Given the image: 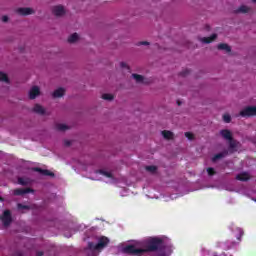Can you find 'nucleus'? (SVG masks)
I'll return each instance as SVG.
<instances>
[{
	"label": "nucleus",
	"instance_id": "nucleus-9",
	"mask_svg": "<svg viewBox=\"0 0 256 256\" xmlns=\"http://www.w3.org/2000/svg\"><path fill=\"white\" fill-rule=\"evenodd\" d=\"M16 13H18V15H33V13H35V10H33V8L24 7L18 8L16 10Z\"/></svg>",
	"mask_w": 256,
	"mask_h": 256
},
{
	"label": "nucleus",
	"instance_id": "nucleus-29",
	"mask_svg": "<svg viewBox=\"0 0 256 256\" xmlns=\"http://www.w3.org/2000/svg\"><path fill=\"white\" fill-rule=\"evenodd\" d=\"M201 255L202 256H209L210 255V252L209 250L205 249V248H202L201 250Z\"/></svg>",
	"mask_w": 256,
	"mask_h": 256
},
{
	"label": "nucleus",
	"instance_id": "nucleus-34",
	"mask_svg": "<svg viewBox=\"0 0 256 256\" xmlns=\"http://www.w3.org/2000/svg\"><path fill=\"white\" fill-rule=\"evenodd\" d=\"M1 21H2L3 23H7V21H9V16H6V15L2 16V17H1Z\"/></svg>",
	"mask_w": 256,
	"mask_h": 256
},
{
	"label": "nucleus",
	"instance_id": "nucleus-5",
	"mask_svg": "<svg viewBox=\"0 0 256 256\" xmlns=\"http://www.w3.org/2000/svg\"><path fill=\"white\" fill-rule=\"evenodd\" d=\"M256 115V106H247L241 112V117H255Z\"/></svg>",
	"mask_w": 256,
	"mask_h": 256
},
{
	"label": "nucleus",
	"instance_id": "nucleus-23",
	"mask_svg": "<svg viewBox=\"0 0 256 256\" xmlns=\"http://www.w3.org/2000/svg\"><path fill=\"white\" fill-rule=\"evenodd\" d=\"M225 155H227V152H222L219 154H216L213 158L212 161H219V159H223V157H225Z\"/></svg>",
	"mask_w": 256,
	"mask_h": 256
},
{
	"label": "nucleus",
	"instance_id": "nucleus-28",
	"mask_svg": "<svg viewBox=\"0 0 256 256\" xmlns=\"http://www.w3.org/2000/svg\"><path fill=\"white\" fill-rule=\"evenodd\" d=\"M207 173L209 177H213V175H215V169L214 168H207Z\"/></svg>",
	"mask_w": 256,
	"mask_h": 256
},
{
	"label": "nucleus",
	"instance_id": "nucleus-12",
	"mask_svg": "<svg viewBox=\"0 0 256 256\" xmlns=\"http://www.w3.org/2000/svg\"><path fill=\"white\" fill-rule=\"evenodd\" d=\"M236 179H238V181H249V179H251V176L249 175V173L244 172L237 175Z\"/></svg>",
	"mask_w": 256,
	"mask_h": 256
},
{
	"label": "nucleus",
	"instance_id": "nucleus-21",
	"mask_svg": "<svg viewBox=\"0 0 256 256\" xmlns=\"http://www.w3.org/2000/svg\"><path fill=\"white\" fill-rule=\"evenodd\" d=\"M69 129V126L63 123L56 124V130L57 131H67Z\"/></svg>",
	"mask_w": 256,
	"mask_h": 256
},
{
	"label": "nucleus",
	"instance_id": "nucleus-27",
	"mask_svg": "<svg viewBox=\"0 0 256 256\" xmlns=\"http://www.w3.org/2000/svg\"><path fill=\"white\" fill-rule=\"evenodd\" d=\"M146 171H148V173H155V171H157V167H155V166H146Z\"/></svg>",
	"mask_w": 256,
	"mask_h": 256
},
{
	"label": "nucleus",
	"instance_id": "nucleus-13",
	"mask_svg": "<svg viewBox=\"0 0 256 256\" xmlns=\"http://www.w3.org/2000/svg\"><path fill=\"white\" fill-rule=\"evenodd\" d=\"M161 135L164 139L167 140H171L173 139V137H175V135L173 134V132L169 131V130H164L161 132Z\"/></svg>",
	"mask_w": 256,
	"mask_h": 256
},
{
	"label": "nucleus",
	"instance_id": "nucleus-16",
	"mask_svg": "<svg viewBox=\"0 0 256 256\" xmlns=\"http://www.w3.org/2000/svg\"><path fill=\"white\" fill-rule=\"evenodd\" d=\"M216 39H217V34H213L210 37L200 38V41L202 43H211L212 41H215Z\"/></svg>",
	"mask_w": 256,
	"mask_h": 256
},
{
	"label": "nucleus",
	"instance_id": "nucleus-7",
	"mask_svg": "<svg viewBox=\"0 0 256 256\" xmlns=\"http://www.w3.org/2000/svg\"><path fill=\"white\" fill-rule=\"evenodd\" d=\"M41 95V88L39 86H32L28 92L29 99H37Z\"/></svg>",
	"mask_w": 256,
	"mask_h": 256
},
{
	"label": "nucleus",
	"instance_id": "nucleus-18",
	"mask_svg": "<svg viewBox=\"0 0 256 256\" xmlns=\"http://www.w3.org/2000/svg\"><path fill=\"white\" fill-rule=\"evenodd\" d=\"M251 11V7L247 5H241L237 10L236 13H249Z\"/></svg>",
	"mask_w": 256,
	"mask_h": 256
},
{
	"label": "nucleus",
	"instance_id": "nucleus-24",
	"mask_svg": "<svg viewBox=\"0 0 256 256\" xmlns=\"http://www.w3.org/2000/svg\"><path fill=\"white\" fill-rule=\"evenodd\" d=\"M0 81H3L4 83H9V77L4 72H0Z\"/></svg>",
	"mask_w": 256,
	"mask_h": 256
},
{
	"label": "nucleus",
	"instance_id": "nucleus-4",
	"mask_svg": "<svg viewBox=\"0 0 256 256\" xmlns=\"http://www.w3.org/2000/svg\"><path fill=\"white\" fill-rule=\"evenodd\" d=\"M220 135L223 137V139H226V141L230 142V149L232 151H237V149H235V147H237V143H235L234 141H232V134L231 131L229 130H222L220 131Z\"/></svg>",
	"mask_w": 256,
	"mask_h": 256
},
{
	"label": "nucleus",
	"instance_id": "nucleus-37",
	"mask_svg": "<svg viewBox=\"0 0 256 256\" xmlns=\"http://www.w3.org/2000/svg\"><path fill=\"white\" fill-rule=\"evenodd\" d=\"M120 195H121L122 197H125V194H124L123 192H121Z\"/></svg>",
	"mask_w": 256,
	"mask_h": 256
},
{
	"label": "nucleus",
	"instance_id": "nucleus-35",
	"mask_svg": "<svg viewBox=\"0 0 256 256\" xmlns=\"http://www.w3.org/2000/svg\"><path fill=\"white\" fill-rule=\"evenodd\" d=\"M185 137H187V139H193V133H191V132H186L185 133Z\"/></svg>",
	"mask_w": 256,
	"mask_h": 256
},
{
	"label": "nucleus",
	"instance_id": "nucleus-26",
	"mask_svg": "<svg viewBox=\"0 0 256 256\" xmlns=\"http://www.w3.org/2000/svg\"><path fill=\"white\" fill-rule=\"evenodd\" d=\"M223 121H224V123H231V115H229V114H224L223 115Z\"/></svg>",
	"mask_w": 256,
	"mask_h": 256
},
{
	"label": "nucleus",
	"instance_id": "nucleus-32",
	"mask_svg": "<svg viewBox=\"0 0 256 256\" xmlns=\"http://www.w3.org/2000/svg\"><path fill=\"white\" fill-rule=\"evenodd\" d=\"M136 45H137V47H141V45H149V42H147V41H140V42H138V43H136Z\"/></svg>",
	"mask_w": 256,
	"mask_h": 256
},
{
	"label": "nucleus",
	"instance_id": "nucleus-30",
	"mask_svg": "<svg viewBox=\"0 0 256 256\" xmlns=\"http://www.w3.org/2000/svg\"><path fill=\"white\" fill-rule=\"evenodd\" d=\"M236 231H238L239 235L236 236L238 241H241V236L243 235V230H241L240 228H237Z\"/></svg>",
	"mask_w": 256,
	"mask_h": 256
},
{
	"label": "nucleus",
	"instance_id": "nucleus-3",
	"mask_svg": "<svg viewBox=\"0 0 256 256\" xmlns=\"http://www.w3.org/2000/svg\"><path fill=\"white\" fill-rule=\"evenodd\" d=\"M90 179H92V181H105V183H111L112 185L119 183V180L113 176V172L105 169L96 171L90 176Z\"/></svg>",
	"mask_w": 256,
	"mask_h": 256
},
{
	"label": "nucleus",
	"instance_id": "nucleus-38",
	"mask_svg": "<svg viewBox=\"0 0 256 256\" xmlns=\"http://www.w3.org/2000/svg\"><path fill=\"white\" fill-rule=\"evenodd\" d=\"M252 3H256V0H252Z\"/></svg>",
	"mask_w": 256,
	"mask_h": 256
},
{
	"label": "nucleus",
	"instance_id": "nucleus-11",
	"mask_svg": "<svg viewBox=\"0 0 256 256\" xmlns=\"http://www.w3.org/2000/svg\"><path fill=\"white\" fill-rule=\"evenodd\" d=\"M132 79L135 81V83H138V84L146 83L145 77L140 74H132Z\"/></svg>",
	"mask_w": 256,
	"mask_h": 256
},
{
	"label": "nucleus",
	"instance_id": "nucleus-15",
	"mask_svg": "<svg viewBox=\"0 0 256 256\" xmlns=\"http://www.w3.org/2000/svg\"><path fill=\"white\" fill-rule=\"evenodd\" d=\"M31 192H33V190L29 188H26V189L20 188V189L14 190V195H25V193H31Z\"/></svg>",
	"mask_w": 256,
	"mask_h": 256
},
{
	"label": "nucleus",
	"instance_id": "nucleus-22",
	"mask_svg": "<svg viewBox=\"0 0 256 256\" xmlns=\"http://www.w3.org/2000/svg\"><path fill=\"white\" fill-rule=\"evenodd\" d=\"M18 183H19V185H29V183H31V179H29V178H19Z\"/></svg>",
	"mask_w": 256,
	"mask_h": 256
},
{
	"label": "nucleus",
	"instance_id": "nucleus-19",
	"mask_svg": "<svg viewBox=\"0 0 256 256\" xmlns=\"http://www.w3.org/2000/svg\"><path fill=\"white\" fill-rule=\"evenodd\" d=\"M18 209H19V211H21V213H27V211H29V209H33V206L18 204Z\"/></svg>",
	"mask_w": 256,
	"mask_h": 256
},
{
	"label": "nucleus",
	"instance_id": "nucleus-17",
	"mask_svg": "<svg viewBox=\"0 0 256 256\" xmlns=\"http://www.w3.org/2000/svg\"><path fill=\"white\" fill-rule=\"evenodd\" d=\"M65 95V90L63 88H58L53 92L54 98L63 97Z\"/></svg>",
	"mask_w": 256,
	"mask_h": 256
},
{
	"label": "nucleus",
	"instance_id": "nucleus-33",
	"mask_svg": "<svg viewBox=\"0 0 256 256\" xmlns=\"http://www.w3.org/2000/svg\"><path fill=\"white\" fill-rule=\"evenodd\" d=\"M121 69H129V66L125 62H120Z\"/></svg>",
	"mask_w": 256,
	"mask_h": 256
},
{
	"label": "nucleus",
	"instance_id": "nucleus-14",
	"mask_svg": "<svg viewBox=\"0 0 256 256\" xmlns=\"http://www.w3.org/2000/svg\"><path fill=\"white\" fill-rule=\"evenodd\" d=\"M81 37L78 33H73L68 37V43H77Z\"/></svg>",
	"mask_w": 256,
	"mask_h": 256
},
{
	"label": "nucleus",
	"instance_id": "nucleus-8",
	"mask_svg": "<svg viewBox=\"0 0 256 256\" xmlns=\"http://www.w3.org/2000/svg\"><path fill=\"white\" fill-rule=\"evenodd\" d=\"M2 223L5 227H8V225H11V212L9 210L4 211L2 217H1Z\"/></svg>",
	"mask_w": 256,
	"mask_h": 256
},
{
	"label": "nucleus",
	"instance_id": "nucleus-25",
	"mask_svg": "<svg viewBox=\"0 0 256 256\" xmlns=\"http://www.w3.org/2000/svg\"><path fill=\"white\" fill-rule=\"evenodd\" d=\"M113 94H103L102 95V99H104L105 101H113Z\"/></svg>",
	"mask_w": 256,
	"mask_h": 256
},
{
	"label": "nucleus",
	"instance_id": "nucleus-6",
	"mask_svg": "<svg viewBox=\"0 0 256 256\" xmlns=\"http://www.w3.org/2000/svg\"><path fill=\"white\" fill-rule=\"evenodd\" d=\"M52 14L55 15V17H63L65 15V6L59 4L54 5L51 7Z\"/></svg>",
	"mask_w": 256,
	"mask_h": 256
},
{
	"label": "nucleus",
	"instance_id": "nucleus-10",
	"mask_svg": "<svg viewBox=\"0 0 256 256\" xmlns=\"http://www.w3.org/2000/svg\"><path fill=\"white\" fill-rule=\"evenodd\" d=\"M33 111H34V113H37L38 115H49V112H47V110L39 104L34 105Z\"/></svg>",
	"mask_w": 256,
	"mask_h": 256
},
{
	"label": "nucleus",
	"instance_id": "nucleus-1",
	"mask_svg": "<svg viewBox=\"0 0 256 256\" xmlns=\"http://www.w3.org/2000/svg\"><path fill=\"white\" fill-rule=\"evenodd\" d=\"M120 251L133 256H143L145 253H153L152 256H170L173 253V245L167 237H154L122 246Z\"/></svg>",
	"mask_w": 256,
	"mask_h": 256
},
{
	"label": "nucleus",
	"instance_id": "nucleus-2",
	"mask_svg": "<svg viewBox=\"0 0 256 256\" xmlns=\"http://www.w3.org/2000/svg\"><path fill=\"white\" fill-rule=\"evenodd\" d=\"M109 245V238L100 236L96 238V244L90 242L87 248V254L90 256H98L100 251L105 249V246Z\"/></svg>",
	"mask_w": 256,
	"mask_h": 256
},
{
	"label": "nucleus",
	"instance_id": "nucleus-31",
	"mask_svg": "<svg viewBox=\"0 0 256 256\" xmlns=\"http://www.w3.org/2000/svg\"><path fill=\"white\" fill-rule=\"evenodd\" d=\"M218 247H222L223 249H231V247H233V245H227V244H224V243H221L220 245H218Z\"/></svg>",
	"mask_w": 256,
	"mask_h": 256
},
{
	"label": "nucleus",
	"instance_id": "nucleus-20",
	"mask_svg": "<svg viewBox=\"0 0 256 256\" xmlns=\"http://www.w3.org/2000/svg\"><path fill=\"white\" fill-rule=\"evenodd\" d=\"M218 49H221L222 51H226V53H231V47L227 44H219Z\"/></svg>",
	"mask_w": 256,
	"mask_h": 256
},
{
	"label": "nucleus",
	"instance_id": "nucleus-39",
	"mask_svg": "<svg viewBox=\"0 0 256 256\" xmlns=\"http://www.w3.org/2000/svg\"><path fill=\"white\" fill-rule=\"evenodd\" d=\"M254 201H256V199H254Z\"/></svg>",
	"mask_w": 256,
	"mask_h": 256
},
{
	"label": "nucleus",
	"instance_id": "nucleus-36",
	"mask_svg": "<svg viewBox=\"0 0 256 256\" xmlns=\"http://www.w3.org/2000/svg\"><path fill=\"white\" fill-rule=\"evenodd\" d=\"M42 173H43V175H51V173H49V171H47V170H44Z\"/></svg>",
	"mask_w": 256,
	"mask_h": 256
}]
</instances>
